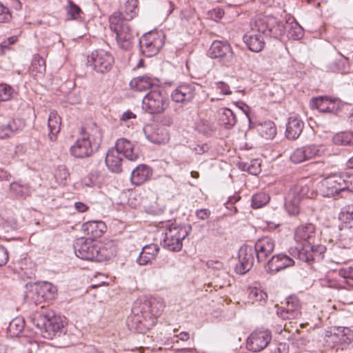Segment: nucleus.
Instances as JSON below:
<instances>
[{
  "label": "nucleus",
  "instance_id": "36",
  "mask_svg": "<svg viewBox=\"0 0 353 353\" xmlns=\"http://www.w3.org/2000/svg\"><path fill=\"white\" fill-rule=\"evenodd\" d=\"M339 218L347 227L353 228V203L343 206L339 213Z\"/></svg>",
  "mask_w": 353,
  "mask_h": 353
},
{
  "label": "nucleus",
  "instance_id": "49",
  "mask_svg": "<svg viewBox=\"0 0 353 353\" xmlns=\"http://www.w3.org/2000/svg\"><path fill=\"white\" fill-rule=\"evenodd\" d=\"M18 40V37L16 35L8 37L6 40L0 43V55H3L6 51L10 49V46L15 43Z\"/></svg>",
  "mask_w": 353,
  "mask_h": 353
},
{
  "label": "nucleus",
  "instance_id": "62",
  "mask_svg": "<svg viewBox=\"0 0 353 353\" xmlns=\"http://www.w3.org/2000/svg\"><path fill=\"white\" fill-rule=\"evenodd\" d=\"M288 347L285 343H279L278 344L276 348L274 350V353H288Z\"/></svg>",
  "mask_w": 353,
  "mask_h": 353
},
{
  "label": "nucleus",
  "instance_id": "8",
  "mask_svg": "<svg viewBox=\"0 0 353 353\" xmlns=\"http://www.w3.org/2000/svg\"><path fill=\"white\" fill-rule=\"evenodd\" d=\"M165 35L162 32H149L139 39L141 50L146 57H152L163 47Z\"/></svg>",
  "mask_w": 353,
  "mask_h": 353
},
{
  "label": "nucleus",
  "instance_id": "63",
  "mask_svg": "<svg viewBox=\"0 0 353 353\" xmlns=\"http://www.w3.org/2000/svg\"><path fill=\"white\" fill-rule=\"evenodd\" d=\"M327 70L330 72H341V69L339 65V63L336 61H332L327 66Z\"/></svg>",
  "mask_w": 353,
  "mask_h": 353
},
{
  "label": "nucleus",
  "instance_id": "61",
  "mask_svg": "<svg viewBox=\"0 0 353 353\" xmlns=\"http://www.w3.org/2000/svg\"><path fill=\"white\" fill-rule=\"evenodd\" d=\"M147 138L148 140H150L151 142L154 143L160 144L163 143L165 141V138L163 137H159V136L152 134L150 135H147Z\"/></svg>",
  "mask_w": 353,
  "mask_h": 353
},
{
  "label": "nucleus",
  "instance_id": "16",
  "mask_svg": "<svg viewBox=\"0 0 353 353\" xmlns=\"http://www.w3.org/2000/svg\"><path fill=\"white\" fill-rule=\"evenodd\" d=\"M312 108H316L323 113L336 114L341 107V101L336 98L328 97H319L312 99L310 101Z\"/></svg>",
  "mask_w": 353,
  "mask_h": 353
},
{
  "label": "nucleus",
  "instance_id": "34",
  "mask_svg": "<svg viewBox=\"0 0 353 353\" xmlns=\"http://www.w3.org/2000/svg\"><path fill=\"white\" fill-rule=\"evenodd\" d=\"M30 72L35 79L41 77L46 72V61L40 55L34 56Z\"/></svg>",
  "mask_w": 353,
  "mask_h": 353
},
{
  "label": "nucleus",
  "instance_id": "11",
  "mask_svg": "<svg viewBox=\"0 0 353 353\" xmlns=\"http://www.w3.org/2000/svg\"><path fill=\"white\" fill-rule=\"evenodd\" d=\"M325 339L332 347L348 345L353 341V332L347 327H333L326 330Z\"/></svg>",
  "mask_w": 353,
  "mask_h": 353
},
{
  "label": "nucleus",
  "instance_id": "33",
  "mask_svg": "<svg viewBox=\"0 0 353 353\" xmlns=\"http://www.w3.org/2000/svg\"><path fill=\"white\" fill-rule=\"evenodd\" d=\"M283 24L285 32L287 31L288 36L294 40L301 39L303 35V29L295 21L294 18L289 19L286 21L285 24L283 22L278 21Z\"/></svg>",
  "mask_w": 353,
  "mask_h": 353
},
{
  "label": "nucleus",
  "instance_id": "44",
  "mask_svg": "<svg viewBox=\"0 0 353 353\" xmlns=\"http://www.w3.org/2000/svg\"><path fill=\"white\" fill-rule=\"evenodd\" d=\"M270 201V196L265 192H259L254 194L252 199L253 208H260L266 205Z\"/></svg>",
  "mask_w": 353,
  "mask_h": 353
},
{
  "label": "nucleus",
  "instance_id": "35",
  "mask_svg": "<svg viewBox=\"0 0 353 353\" xmlns=\"http://www.w3.org/2000/svg\"><path fill=\"white\" fill-rule=\"evenodd\" d=\"M247 292L249 301L252 303H265L268 299L267 293L260 288L250 286L248 288Z\"/></svg>",
  "mask_w": 353,
  "mask_h": 353
},
{
  "label": "nucleus",
  "instance_id": "10",
  "mask_svg": "<svg viewBox=\"0 0 353 353\" xmlns=\"http://www.w3.org/2000/svg\"><path fill=\"white\" fill-rule=\"evenodd\" d=\"M209 56L217 59L225 65H230L234 61V52L228 42L216 40L212 42L208 51Z\"/></svg>",
  "mask_w": 353,
  "mask_h": 353
},
{
  "label": "nucleus",
  "instance_id": "27",
  "mask_svg": "<svg viewBox=\"0 0 353 353\" xmlns=\"http://www.w3.org/2000/svg\"><path fill=\"white\" fill-rule=\"evenodd\" d=\"M114 148L122 156L125 157L129 161H134L137 160L139 157L138 150L126 139H119L115 143Z\"/></svg>",
  "mask_w": 353,
  "mask_h": 353
},
{
  "label": "nucleus",
  "instance_id": "1",
  "mask_svg": "<svg viewBox=\"0 0 353 353\" xmlns=\"http://www.w3.org/2000/svg\"><path fill=\"white\" fill-rule=\"evenodd\" d=\"M285 33L282 23L272 16L259 17L250 22V30L244 35L243 41L253 52H260L264 47V36L279 38Z\"/></svg>",
  "mask_w": 353,
  "mask_h": 353
},
{
  "label": "nucleus",
  "instance_id": "19",
  "mask_svg": "<svg viewBox=\"0 0 353 353\" xmlns=\"http://www.w3.org/2000/svg\"><path fill=\"white\" fill-rule=\"evenodd\" d=\"M301 309L299 299L296 296H290L287 299L285 306L279 307L276 313L283 319H294L301 316Z\"/></svg>",
  "mask_w": 353,
  "mask_h": 353
},
{
  "label": "nucleus",
  "instance_id": "25",
  "mask_svg": "<svg viewBox=\"0 0 353 353\" xmlns=\"http://www.w3.org/2000/svg\"><path fill=\"white\" fill-rule=\"evenodd\" d=\"M129 85L130 89L135 92H143L149 89L152 90L159 86L156 79L147 75L133 78Z\"/></svg>",
  "mask_w": 353,
  "mask_h": 353
},
{
  "label": "nucleus",
  "instance_id": "15",
  "mask_svg": "<svg viewBox=\"0 0 353 353\" xmlns=\"http://www.w3.org/2000/svg\"><path fill=\"white\" fill-rule=\"evenodd\" d=\"M271 339L272 335L268 330H255L247 339V347L252 352L261 351L268 346Z\"/></svg>",
  "mask_w": 353,
  "mask_h": 353
},
{
  "label": "nucleus",
  "instance_id": "50",
  "mask_svg": "<svg viewBox=\"0 0 353 353\" xmlns=\"http://www.w3.org/2000/svg\"><path fill=\"white\" fill-rule=\"evenodd\" d=\"M12 93L13 90L10 85L3 83L0 84V101L9 100Z\"/></svg>",
  "mask_w": 353,
  "mask_h": 353
},
{
  "label": "nucleus",
  "instance_id": "53",
  "mask_svg": "<svg viewBox=\"0 0 353 353\" xmlns=\"http://www.w3.org/2000/svg\"><path fill=\"white\" fill-rule=\"evenodd\" d=\"M224 13V10L223 9L215 8L208 12V16L210 19L217 21L223 17Z\"/></svg>",
  "mask_w": 353,
  "mask_h": 353
},
{
  "label": "nucleus",
  "instance_id": "60",
  "mask_svg": "<svg viewBox=\"0 0 353 353\" xmlns=\"http://www.w3.org/2000/svg\"><path fill=\"white\" fill-rule=\"evenodd\" d=\"M135 118H136V114H134L132 112L128 110L122 114L120 120L122 122H126L132 119H135Z\"/></svg>",
  "mask_w": 353,
  "mask_h": 353
},
{
  "label": "nucleus",
  "instance_id": "45",
  "mask_svg": "<svg viewBox=\"0 0 353 353\" xmlns=\"http://www.w3.org/2000/svg\"><path fill=\"white\" fill-rule=\"evenodd\" d=\"M67 14L71 19H78L81 18L82 13L80 8L72 1H68V6L66 8Z\"/></svg>",
  "mask_w": 353,
  "mask_h": 353
},
{
  "label": "nucleus",
  "instance_id": "24",
  "mask_svg": "<svg viewBox=\"0 0 353 353\" xmlns=\"http://www.w3.org/2000/svg\"><path fill=\"white\" fill-rule=\"evenodd\" d=\"M194 95V87L190 84H183L177 87L172 92L171 97L176 103H187L192 100Z\"/></svg>",
  "mask_w": 353,
  "mask_h": 353
},
{
  "label": "nucleus",
  "instance_id": "41",
  "mask_svg": "<svg viewBox=\"0 0 353 353\" xmlns=\"http://www.w3.org/2000/svg\"><path fill=\"white\" fill-rule=\"evenodd\" d=\"M353 132H341L336 134L332 142L336 145H352Z\"/></svg>",
  "mask_w": 353,
  "mask_h": 353
},
{
  "label": "nucleus",
  "instance_id": "23",
  "mask_svg": "<svg viewBox=\"0 0 353 353\" xmlns=\"http://www.w3.org/2000/svg\"><path fill=\"white\" fill-rule=\"evenodd\" d=\"M307 190V187L297 186L288 194L285 208L290 214L294 215L299 213V203Z\"/></svg>",
  "mask_w": 353,
  "mask_h": 353
},
{
  "label": "nucleus",
  "instance_id": "31",
  "mask_svg": "<svg viewBox=\"0 0 353 353\" xmlns=\"http://www.w3.org/2000/svg\"><path fill=\"white\" fill-rule=\"evenodd\" d=\"M61 119L57 112L52 111L50 113L48 120V127L49 129L48 137L51 141L57 140V135L61 130Z\"/></svg>",
  "mask_w": 353,
  "mask_h": 353
},
{
  "label": "nucleus",
  "instance_id": "13",
  "mask_svg": "<svg viewBox=\"0 0 353 353\" xmlns=\"http://www.w3.org/2000/svg\"><path fill=\"white\" fill-rule=\"evenodd\" d=\"M74 249L77 257L87 261H97V241L90 239H79L74 245Z\"/></svg>",
  "mask_w": 353,
  "mask_h": 353
},
{
  "label": "nucleus",
  "instance_id": "32",
  "mask_svg": "<svg viewBox=\"0 0 353 353\" xmlns=\"http://www.w3.org/2000/svg\"><path fill=\"white\" fill-rule=\"evenodd\" d=\"M159 248L157 244H150L143 248L137 262L140 265H146L150 263L157 256Z\"/></svg>",
  "mask_w": 353,
  "mask_h": 353
},
{
  "label": "nucleus",
  "instance_id": "20",
  "mask_svg": "<svg viewBox=\"0 0 353 353\" xmlns=\"http://www.w3.org/2000/svg\"><path fill=\"white\" fill-rule=\"evenodd\" d=\"M294 264V260L288 255L280 253L273 255L265 263V270L270 274H275Z\"/></svg>",
  "mask_w": 353,
  "mask_h": 353
},
{
  "label": "nucleus",
  "instance_id": "9",
  "mask_svg": "<svg viewBox=\"0 0 353 353\" xmlns=\"http://www.w3.org/2000/svg\"><path fill=\"white\" fill-rule=\"evenodd\" d=\"M114 63V59L111 53L102 49L92 52L88 57V64L99 73L109 72Z\"/></svg>",
  "mask_w": 353,
  "mask_h": 353
},
{
  "label": "nucleus",
  "instance_id": "56",
  "mask_svg": "<svg viewBox=\"0 0 353 353\" xmlns=\"http://www.w3.org/2000/svg\"><path fill=\"white\" fill-rule=\"evenodd\" d=\"M216 88L223 95L231 94V91L230 90L229 85L223 82L217 83Z\"/></svg>",
  "mask_w": 353,
  "mask_h": 353
},
{
  "label": "nucleus",
  "instance_id": "28",
  "mask_svg": "<svg viewBox=\"0 0 353 353\" xmlns=\"http://www.w3.org/2000/svg\"><path fill=\"white\" fill-rule=\"evenodd\" d=\"M122 157L115 148H112L108 150L105 161L107 167L111 172L116 173L121 172Z\"/></svg>",
  "mask_w": 353,
  "mask_h": 353
},
{
  "label": "nucleus",
  "instance_id": "52",
  "mask_svg": "<svg viewBox=\"0 0 353 353\" xmlns=\"http://www.w3.org/2000/svg\"><path fill=\"white\" fill-rule=\"evenodd\" d=\"M261 172V165L257 160L251 161L248 167V172L252 175H257Z\"/></svg>",
  "mask_w": 353,
  "mask_h": 353
},
{
  "label": "nucleus",
  "instance_id": "3",
  "mask_svg": "<svg viewBox=\"0 0 353 353\" xmlns=\"http://www.w3.org/2000/svg\"><path fill=\"white\" fill-rule=\"evenodd\" d=\"M138 0H128L123 8V14L114 12L109 17L110 28L116 34L118 46L123 50H130L133 46L134 36L128 21L133 19L137 14Z\"/></svg>",
  "mask_w": 353,
  "mask_h": 353
},
{
  "label": "nucleus",
  "instance_id": "29",
  "mask_svg": "<svg viewBox=\"0 0 353 353\" xmlns=\"http://www.w3.org/2000/svg\"><path fill=\"white\" fill-rule=\"evenodd\" d=\"M152 174V171L146 165H139L132 172L131 181L133 184L139 185L148 180Z\"/></svg>",
  "mask_w": 353,
  "mask_h": 353
},
{
  "label": "nucleus",
  "instance_id": "5",
  "mask_svg": "<svg viewBox=\"0 0 353 353\" xmlns=\"http://www.w3.org/2000/svg\"><path fill=\"white\" fill-rule=\"evenodd\" d=\"M30 319L38 331L46 338L52 337L60 332L63 327L60 318L52 315L43 307L41 310L32 313Z\"/></svg>",
  "mask_w": 353,
  "mask_h": 353
},
{
  "label": "nucleus",
  "instance_id": "26",
  "mask_svg": "<svg viewBox=\"0 0 353 353\" xmlns=\"http://www.w3.org/2000/svg\"><path fill=\"white\" fill-rule=\"evenodd\" d=\"M303 128L304 122L299 116H290L286 124L285 137L288 139L295 140L299 137Z\"/></svg>",
  "mask_w": 353,
  "mask_h": 353
},
{
  "label": "nucleus",
  "instance_id": "40",
  "mask_svg": "<svg viewBox=\"0 0 353 353\" xmlns=\"http://www.w3.org/2000/svg\"><path fill=\"white\" fill-rule=\"evenodd\" d=\"M219 120L221 123L226 128H232L235 125L236 122L234 112L228 108H224L221 110Z\"/></svg>",
  "mask_w": 353,
  "mask_h": 353
},
{
  "label": "nucleus",
  "instance_id": "22",
  "mask_svg": "<svg viewBox=\"0 0 353 353\" xmlns=\"http://www.w3.org/2000/svg\"><path fill=\"white\" fill-rule=\"evenodd\" d=\"M26 126L22 119L14 118L0 124V139H8L21 132Z\"/></svg>",
  "mask_w": 353,
  "mask_h": 353
},
{
  "label": "nucleus",
  "instance_id": "12",
  "mask_svg": "<svg viewBox=\"0 0 353 353\" xmlns=\"http://www.w3.org/2000/svg\"><path fill=\"white\" fill-rule=\"evenodd\" d=\"M81 137L79 138L73 145L70 148L71 155L76 158L83 159L90 157L97 148V145L92 142L90 136L84 132V129L81 130Z\"/></svg>",
  "mask_w": 353,
  "mask_h": 353
},
{
  "label": "nucleus",
  "instance_id": "48",
  "mask_svg": "<svg viewBox=\"0 0 353 353\" xmlns=\"http://www.w3.org/2000/svg\"><path fill=\"white\" fill-rule=\"evenodd\" d=\"M290 159L295 163H300L307 161L303 148L296 149L290 156Z\"/></svg>",
  "mask_w": 353,
  "mask_h": 353
},
{
  "label": "nucleus",
  "instance_id": "17",
  "mask_svg": "<svg viewBox=\"0 0 353 353\" xmlns=\"http://www.w3.org/2000/svg\"><path fill=\"white\" fill-rule=\"evenodd\" d=\"M254 250L252 247L243 245L239 251V263L235 267V271L239 274L248 272L253 266L254 262Z\"/></svg>",
  "mask_w": 353,
  "mask_h": 353
},
{
  "label": "nucleus",
  "instance_id": "58",
  "mask_svg": "<svg viewBox=\"0 0 353 353\" xmlns=\"http://www.w3.org/2000/svg\"><path fill=\"white\" fill-rule=\"evenodd\" d=\"M196 215L198 219L205 220L208 219L210 215V211L208 209H201L196 212Z\"/></svg>",
  "mask_w": 353,
  "mask_h": 353
},
{
  "label": "nucleus",
  "instance_id": "54",
  "mask_svg": "<svg viewBox=\"0 0 353 353\" xmlns=\"http://www.w3.org/2000/svg\"><path fill=\"white\" fill-rule=\"evenodd\" d=\"M339 275L345 279H350L353 281V267L341 269L339 270Z\"/></svg>",
  "mask_w": 353,
  "mask_h": 353
},
{
  "label": "nucleus",
  "instance_id": "18",
  "mask_svg": "<svg viewBox=\"0 0 353 353\" xmlns=\"http://www.w3.org/2000/svg\"><path fill=\"white\" fill-rule=\"evenodd\" d=\"M274 247V241L270 237L263 236L258 239L253 248L258 262L265 264L268 261V256L273 252Z\"/></svg>",
  "mask_w": 353,
  "mask_h": 353
},
{
  "label": "nucleus",
  "instance_id": "55",
  "mask_svg": "<svg viewBox=\"0 0 353 353\" xmlns=\"http://www.w3.org/2000/svg\"><path fill=\"white\" fill-rule=\"evenodd\" d=\"M8 261V252L7 250L0 245V266L4 265Z\"/></svg>",
  "mask_w": 353,
  "mask_h": 353
},
{
  "label": "nucleus",
  "instance_id": "42",
  "mask_svg": "<svg viewBox=\"0 0 353 353\" xmlns=\"http://www.w3.org/2000/svg\"><path fill=\"white\" fill-rule=\"evenodd\" d=\"M24 327V319L21 316H18L10 321L8 330L11 336H17L23 332Z\"/></svg>",
  "mask_w": 353,
  "mask_h": 353
},
{
  "label": "nucleus",
  "instance_id": "38",
  "mask_svg": "<svg viewBox=\"0 0 353 353\" xmlns=\"http://www.w3.org/2000/svg\"><path fill=\"white\" fill-rule=\"evenodd\" d=\"M104 224L101 221H89L83 225V230L93 236L101 235L103 231Z\"/></svg>",
  "mask_w": 353,
  "mask_h": 353
},
{
  "label": "nucleus",
  "instance_id": "57",
  "mask_svg": "<svg viewBox=\"0 0 353 353\" xmlns=\"http://www.w3.org/2000/svg\"><path fill=\"white\" fill-rule=\"evenodd\" d=\"M97 179V175L94 174H90L87 177H85L83 180V183L86 186L92 187L95 185V179Z\"/></svg>",
  "mask_w": 353,
  "mask_h": 353
},
{
  "label": "nucleus",
  "instance_id": "30",
  "mask_svg": "<svg viewBox=\"0 0 353 353\" xmlns=\"http://www.w3.org/2000/svg\"><path fill=\"white\" fill-rule=\"evenodd\" d=\"M97 256L96 261H103L110 259L116 255V247L112 241L101 244L97 242Z\"/></svg>",
  "mask_w": 353,
  "mask_h": 353
},
{
  "label": "nucleus",
  "instance_id": "4",
  "mask_svg": "<svg viewBox=\"0 0 353 353\" xmlns=\"http://www.w3.org/2000/svg\"><path fill=\"white\" fill-rule=\"evenodd\" d=\"M164 308L165 304L161 300L152 298L140 301L135 303L132 307V321L137 324V329H140L142 325L148 327L154 324V320L162 314Z\"/></svg>",
  "mask_w": 353,
  "mask_h": 353
},
{
  "label": "nucleus",
  "instance_id": "6",
  "mask_svg": "<svg viewBox=\"0 0 353 353\" xmlns=\"http://www.w3.org/2000/svg\"><path fill=\"white\" fill-rule=\"evenodd\" d=\"M170 100L159 86L150 90L143 99V109L149 114L163 113L169 106Z\"/></svg>",
  "mask_w": 353,
  "mask_h": 353
},
{
  "label": "nucleus",
  "instance_id": "37",
  "mask_svg": "<svg viewBox=\"0 0 353 353\" xmlns=\"http://www.w3.org/2000/svg\"><path fill=\"white\" fill-rule=\"evenodd\" d=\"M10 191L15 196L23 198L29 194L30 187L26 183L16 181L10 183Z\"/></svg>",
  "mask_w": 353,
  "mask_h": 353
},
{
  "label": "nucleus",
  "instance_id": "21",
  "mask_svg": "<svg viewBox=\"0 0 353 353\" xmlns=\"http://www.w3.org/2000/svg\"><path fill=\"white\" fill-rule=\"evenodd\" d=\"M321 191L324 196L331 197L343 192L342 178L340 175H332L324 179Z\"/></svg>",
  "mask_w": 353,
  "mask_h": 353
},
{
  "label": "nucleus",
  "instance_id": "51",
  "mask_svg": "<svg viewBox=\"0 0 353 353\" xmlns=\"http://www.w3.org/2000/svg\"><path fill=\"white\" fill-rule=\"evenodd\" d=\"M11 18L12 15L8 8L0 3V23L8 22L11 19Z\"/></svg>",
  "mask_w": 353,
  "mask_h": 353
},
{
  "label": "nucleus",
  "instance_id": "47",
  "mask_svg": "<svg viewBox=\"0 0 353 353\" xmlns=\"http://www.w3.org/2000/svg\"><path fill=\"white\" fill-rule=\"evenodd\" d=\"M340 176L342 178L343 192L353 191V174H343Z\"/></svg>",
  "mask_w": 353,
  "mask_h": 353
},
{
  "label": "nucleus",
  "instance_id": "64",
  "mask_svg": "<svg viewBox=\"0 0 353 353\" xmlns=\"http://www.w3.org/2000/svg\"><path fill=\"white\" fill-rule=\"evenodd\" d=\"M11 178V175L7 171L0 169V181H8Z\"/></svg>",
  "mask_w": 353,
  "mask_h": 353
},
{
  "label": "nucleus",
  "instance_id": "7",
  "mask_svg": "<svg viewBox=\"0 0 353 353\" xmlns=\"http://www.w3.org/2000/svg\"><path fill=\"white\" fill-rule=\"evenodd\" d=\"M190 230V225H171L165 231L162 245L170 251L181 250L183 246L182 241L189 234Z\"/></svg>",
  "mask_w": 353,
  "mask_h": 353
},
{
  "label": "nucleus",
  "instance_id": "2",
  "mask_svg": "<svg viewBox=\"0 0 353 353\" xmlns=\"http://www.w3.org/2000/svg\"><path fill=\"white\" fill-rule=\"evenodd\" d=\"M315 233V227L312 223L297 227L294 232V239L303 245L301 247L290 248V254L306 263L321 261L326 248L322 245H313Z\"/></svg>",
  "mask_w": 353,
  "mask_h": 353
},
{
  "label": "nucleus",
  "instance_id": "46",
  "mask_svg": "<svg viewBox=\"0 0 353 353\" xmlns=\"http://www.w3.org/2000/svg\"><path fill=\"white\" fill-rule=\"evenodd\" d=\"M54 176L59 183H65V181L69 176L68 170L66 166L64 165H59L55 172Z\"/></svg>",
  "mask_w": 353,
  "mask_h": 353
},
{
  "label": "nucleus",
  "instance_id": "14",
  "mask_svg": "<svg viewBox=\"0 0 353 353\" xmlns=\"http://www.w3.org/2000/svg\"><path fill=\"white\" fill-rule=\"evenodd\" d=\"M57 292L56 286L48 282H42L35 283L28 296H31V299L37 303L45 300L54 299L56 297Z\"/></svg>",
  "mask_w": 353,
  "mask_h": 353
},
{
  "label": "nucleus",
  "instance_id": "39",
  "mask_svg": "<svg viewBox=\"0 0 353 353\" xmlns=\"http://www.w3.org/2000/svg\"><path fill=\"white\" fill-rule=\"evenodd\" d=\"M259 132L265 139H273L276 134L275 124L271 121L263 122L259 125Z\"/></svg>",
  "mask_w": 353,
  "mask_h": 353
},
{
  "label": "nucleus",
  "instance_id": "59",
  "mask_svg": "<svg viewBox=\"0 0 353 353\" xmlns=\"http://www.w3.org/2000/svg\"><path fill=\"white\" fill-rule=\"evenodd\" d=\"M189 339H190V334L186 332H182L179 335H174L172 339V341H173V343H174V342L177 343L179 341L178 339H180L181 341H186Z\"/></svg>",
  "mask_w": 353,
  "mask_h": 353
},
{
  "label": "nucleus",
  "instance_id": "43",
  "mask_svg": "<svg viewBox=\"0 0 353 353\" xmlns=\"http://www.w3.org/2000/svg\"><path fill=\"white\" fill-rule=\"evenodd\" d=\"M305 153L307 160L321 157L325 152L324 146L321 145H309L303 147Z\"/></svg>",
  "mask_w": 353,
  "mask_h": 353
}]
</instances>
